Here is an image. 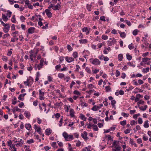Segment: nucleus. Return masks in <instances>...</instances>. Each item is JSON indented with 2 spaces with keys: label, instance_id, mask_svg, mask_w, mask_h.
<instances>
[{
  "label": "nucleus",
  "instance_id": "44",
  "mask_svg": "<svg viewBox=\"0 0 151 151\" xmlns=\"http://www.w3.org/2000/svg\"><path fill=\"white\" fill-rule=\"evenodd\" d=\"M116 103V101L114 100H112L111 101V104L113 107H114L115 106V104Z\"/></svg>",
  "mask_w": 151,
  "mask_h": 151
},
{
  "label": "nucleus",
  "instance_id": "30",
  "mask_svg": "<svg viewBox=\"0 0 151 151\" xmlns=\"http://www.w3.org/2000/svg\"><path fill=\"white\" fill-rule=\"evenodd\" d=\"M93 126V129L95 131H98V128L97 127V126L96 125L93 124H92Z\"/></svg>",
  "mask_w": 151,
  "mask_h": 151
},
{
  "label": "nucleus",
  "instance_id": "43",
  "mask_svg": "<svg viewBox=\"0 0 151 151\" xmlns=\"http://www.w3.org/2000/svg\"><path fill=\"white\" fill-rule=\"evenodd\" d=\"M126 121L124 120L120 122V124L122 126H124L126 124Z\"/></svg>",
  "mask_w": 151,
  "mask_h": 151
},
{
  "label": "nucleus",
  "instance_id": "48",
  "mask_svg": "<svg viewBox=\"0 0 151 151\" xmlns=\"http://www.w3.org/2000/svg\"><path fill=\"white\" fill-rule=\"evenodd\" d=\"M102 38L104 40H106L108 38V37L106 35H103L102 36Z\"/></svg>",
  "mask_w": 151,
  "mask_h": 151
},
{
  "label": "nucleus",
  "instance_id": "31",
  "mask_svg": "<svg viewBox=\"0 0 151 151\" xmlns=\"http://www.w3.org/2000/svg\"><path fill=\"white\" fill-rule=\"evenodd\" d=\"M119 33L120 34V37L123 38H124L126 36V34L124 32H119Z\"/></svg>",
  "mask_w": 151,
  "mask_h": 151
},
{
  "label": "nucleus",
  "instance_id": "64",
  "mask_svg": "<svg viewBox=\"0 0 151 151\" xmlns=\"http://www.w3.org/2000/svg\"><path fill=\"white\" fill-rule=\"evenodd\" d=\"M91 146H89L87 147H86V149L87 150V151H91Z\"/></svg>",
  "mask_w": 151,
  "mask_h": 151
},
{
  "label": "nucleus",
  "instance_id": "61",
  "mask_svg": "<svg viewBox=\"0 0 151 151\" xmlns=\"http://www.w3.org/2000/svg\"><path fill=\"white\" fill-rule=\"evenodd\" d=\"M57 143H58V145L60 147H62L63 146V144L62 142H59V141L57 142Z\"/></svg>",
  "mask_w": 151,
  "mask_h": 151
},
{
  "label": "nucleus",
  "instance_id": "29",
  "mask_svg": "<svg viewBox=\"0 0 151 151\" xmlns=\"http://www.w3.org/2000/svg\"><path fill=\"white\" fill-rule=\"evenodd\" d=\"M123 58V55L122 54H120L118 55V60L119 61H121Z\"/></svg>",
  "mask_w": 151,
  "mask_h": 151
},
{
  "label": "nucleus",
  "instance_id": "26",
  "mask_svg": "<svg viewBox=\"0 0 151 151\" xmlns=\"http://www.w3.org/2000/svg\"><path fill=\"white\" fill-rule=\"evenodd\" d=\"M2 19L4 22H6L8 20V18L7 16L3 14H2Z\"/></svg>",
  "mask_w": 151,
  "mask_h": 151
},
{
  "label": "nucleus",
  "instance_id": "58",
  "mask_svg": "<svg viewBox=\"0 0 151 151\" xmlns=\"http://www.w3.org/2000/svg\"><path fill=\"white\" fill-rule=\"evenodd\" d=\"M19 107L20 108H22L23 106H24V104L23 102H21L19 104Z\"/></svg>",
  "mask_w": 151,
  "mask_h": 151
},
{
  "label": "nucleus",
  "instance_id": "37",
  "mask_svg": "<svg viewBox=\"0 0 151 151\" xmlns=\"http://www.w3.org/2000/svg\"><path fill=\"white\" fill-rule=\"evenodd\" d=\"M150 68L149 67H147L146 68H143V71L144 73H147L149 71Z\"/></svg>",
  "mask_w": 151,
  "mask_h": 151
},
{
  "label": "nucleus",
  "instance_id": "19",
  "mask_svg": "<svg viewBox=\"0 0 151 151\" xmlns=\"http://www.w3.org/2000/svg\"><path fill=\"white\" fill-rule=\"evenodd\" d=\"M150 60V59L148 58L145 57L142 58V62L146 63L147 62Z\"/></svg>",
  "mask_w": 151,
  "mask_h": 151
},
{
  "label": "nucleus",
  "instance_id": "41",
  "mask_svg": "<svg viewBox=\"0 0 151 151\" xmlns=\"http://www.w3.org/2000/svg\"><path fill=\"white\" fill-rule=\"evenodd\" d=\"M137 124V122L134 120H132L130 122V124L131 125H134Z\"/></svg>",
  "mask_w": 151,
  "mask_h": 151
},
{
  "label": "nucleus",
  "instance_id": "42",
  "mask_svg": "<svg viewBox=\"0 0 151 151\" xmlns=\"http://www.w3.org/2000/svg\"><path fill=\"white\" fill-rule=\"evenodd\" d=\"M64 74L62 73H60L58 74V77L60 78H62L64 77Z\"/></svg>",
  "mask_w": 151,
  "mask_h": 151
},
{
  "label": "nucleus",
  "instance_id": "51",
  "mask_svg": "<svg viewBox=\"0 0 151 151\" xmlns=\"http://www.w3.org/2000/svg\"><path fill=\"white\" fill-rule=\"evenodd\" d=\"M47 79H48V81L49 82H51L53 78L52 77L50 76H47Z\"/></svg>",
  "mask_w": 151,
  "mask_h": 151
},
{
  "label": "nucleus",
  "instance_id": "46",
  "mask_svg": "<svg viewBox=\"0 0 151 151\" xmlns=\"http://www.w3.org/2000/svg\"><path fill=\"white\" fill-rule=\"evenodd\" d=\"M67 49L69 51H71L73 50V48L71 46L69 45H67Z\"/></svg>",
  "mask_w": 151,
  "mask_h": 151
},
{
  "label": "nucleus",
  "instance_id": "33",
  "mask_svg": "<svg viewBox=\"0 0 151 151\" xmlns=\"http://www.w3.org/2000/svg\"><path fill=\"white\" fill-rule=\"evenodd\" d=\"M51 145L52 146V147L54 148H57V147L56 142H52L51 144Z\"/></svg>",
  "mask_w": 151,
  "mask_h": 151
},
{
  "label": "nucleus",
  "instance_id": "50",
  "mask_svg": "<svg viewBox=\"0 0 151 151\" xmlns=\"http://www.w3.org/2000/svg\"><path fill=\"white\" fill-rule=\"evenodd\" d=\"M120 72L118 70L116 71V77L119 76L120 75Z\"/></svg>",
  "mask_w": 151,
  "mask_h": 151
},
{
  "label": "nucleus",
  "instance_id": "21",
  "mask_svg": "<svg viewBox=\"0 0 151 151\" xmlns=\"http://www.w3.org/2000/svg\"><path fill=\"white\" fill-rule=\"evenodd\" d=\"M70 115L72 117H73L74 116V111L73 109H70Z\"/></svg>",
  "mask_w": 151,
  "mask_h": 151
},
{
  "label": "nucleus",
  "instance_id": "22",
  "mask_svg": "<svg viewBox=\"0 0 151 151\" xmlns=\"http://www.w3.org/2000/svg\"><path fill=\"white\" fill-rule=\"evenodd\" d=\"M99 109V107L98 106L94 105L92 108L91 110L93 111H96Z\"/></svg>",
  "mask_w": 151,
  "mask_h": 151
},
{
  "label": "nucleus",
  "instance_id": "6",
  "mask_svg": "<svg viewBox=\"0 0 151 151\" xmlns=\"http://www.w3.org/2000/svg\"><path fill=\"white\" fill-rule=\"evenodd\" d=\"M107 42V44L109 46H111L112 45H114L116 42V39L114 38H113L112 41L109 40Z\"/></svg>",
  "mask_w": 151,
  "mask_h": 151
},
{
  "label": "nucleus",
  "instance_id": "32",
  "mask_svg": "<svg viewBox=\"0 0 151 151\" xmlns=\"http://www.w3.org/2000/svg\"><path fill=\"white\" fill-rule=\"evenodd\" d=\"M139 32V31L137 29H135L134 30V31H133V32H132V33H133V35H136Z\"/></svg>",
  "mask_w": 151,
  "mask_h": 151
},
{
  "label": "nucleus",
  "instance_id": "25",
  "mask_svg": "<svg viewBox=\"0 0 151 151\" xmlns=\"http://www.w3.org/2000/svg\"><path fill=\"white\" fill-rule=\"evenodd\" d=\"M144 127L145 128H147L149 127V125L148 120H147L145 122L144 124Z\"/></svg>",
  "mask_w": 151,
  "mask_h": 151
},
{
  "label": "nucleus",
  "instance_id": "59",
  "mask_svg": "<svg viewBox=\"0 0 151 151\" xmlns=\"http://www.w3.org/2000/svg\"><path fill=\"white\" fill-rule=\"evenodd\" d=\"M111 33L114 34H117V30L115 29H113L111 31Z\"/></svg>",
  "mask_w": 151,
  "mask_h": 151
},
{
  "label": "nucleus",
  "instance_id": "13",
  "mask_svg": "<svg viewBox=\"0 0 151 151\" xmlns=\"http://www.w3.org/2000/svg\"><path fill=\"white\" fill-rule=\"evenodd\" d=\"M25 127L26 129L29 131H31L32 129V126L29 123L26 124L25 125Z\"/></svg>",
  "mask_w": 151,
  "mask_h": 151
},
{
  "label": "nucleus",
  "instance_id": "49",
  "mask_svg": "<svg viewBox=\"0 0 151 151\" xmlns=\"http://www.w3.org/2000/svg\"><path fill=\"white\" fill-rule=\"evenodd\" d=\"M128 47L130 50H132L134 48L133 45L132 43L131 44L128 45Z\"/></svg>",
  "mask_w": 151,
  "mask_h": 151
},
{
  "label": "nucleus",
  "instance_id": "54",
  "mask_svg": "<svg viewBox=\"0 0 151 151\" xmlns=\"http://www.w3.org/2000/svg\"><path fill=\"white\" fill-rule=\"evenodd\" d=\"M34 142L33 139H31L27 141V142L29 144L33 143Z\"/></svg>",
  "mask_w": 151,
  "mask_h": 151
},
{
  "label": "nucleus",
  "instance_id": "7",
  "mask_svg": "<svg viewBox=\"0 0 151 151\" xmlns=\"http://www.w3.org/2000/svg\"><path fill=\"white\" fill-rule=\"evenodd\" d=\"M66 61L68 63H71L74 61V59L72 57H68L67 56L65 57Z\"/></svg>",
  "mask_w": 151,
  "mask_h": 151
},
{
  "label": "nucleus",
  "instance_id": "3",
  "mask_svg": "<svg viewBox=\"0 0 151 151\" xmlns=\"http://www.w3.org/2000/svg\"><path fill=\"white\" fill-rule=\"evenodd\" d=\"M90 60L91 64L96 65H99L101 64V62L97 58H92L90 59Z\"/></svg>",
  "mask_w": 151,
  "mask_h": 151
},
{
  "label": "nucleus",
  "instance_id": "28",
  "mask_svg": "<svg viewBox=\"0 0 151 151\" xmlns=\"http://www.w3.org/2000/svg\"><path fill=\"white\" fill-rule=\"evenodd\" d=\"M24 115L27 118H29L30 117V113L28 111H25L24 113Z\"/></svg>",
  "mask_w": 151,
  "mask_h": 151
},
{
  "label": "nucleus",
  "instance_id": "1",
  "mask_svg": "<svg viewBox=\"0 0 151 151\" xmlns=\"http://www.w3.org/2000/svg\"><path fill=\"white\" fill-rule=\"evenodd\" d=\"M62 134L63 136L66 141H71L74 139L73 136V135H69L66 132H63Z\"/></svg>",
  "mask_w": 151,
  "mask_h": 151
},
{
  "label": "nucleus",
  "instance_id": "10",
  "mask_svg": "<svg viewBox=\"0 0 151 151\" xmlns=\"http://www.w3.org/2000/svg\"><path fill=\"white\" fill-rule=\"evenodd\" d=\"M35 29L34 27H31L28 29L27 31L29 34H32L34 32Z\"/></svg>",
  "mask_w": 151,
  "mask_h": 151
},
{
  "label": "nucleus",
  "instance_id": "53",
  "mask_svg": "<svg viewBox=\"0 0 151 151\" xmlns=\"http://www.w3.org/2000/svg\"><path fill=\"white\" fill-rule=\"evenodd\" d=\"M9 36L10 35L9 34H6L3 35V38L4 39H5L6 37H9Z\"/></svg>",
  "mask_w": 151,
  "mask_h": 151
},
{
  "label": "nucleus",
  "instance_id": "55",
  "mask_svg": "<svg viewBox=\"0 0 151 151\" xmlns=\"http://www.w3.org/2000/svg\"><path fill=\"white\" fill-rule=\"evenodd\" d=\"M55 117L57 119H58L60 116V114L59 113H57L55 114Z\"/></svg>",
  "mask_w": 151,
  "mask_h": 151
},
{
  "label": "nucleus",
  "instance_id": "17",
  "mask_svg": "<svg viewBox=\"0 0 151 151\" xmlns=\"http://www.w3.org/2000/svg\"><path fill=\"white\" fill-rule=\"evenodd\" d=\"M34 128L35 130L38 132L42 131L41 128L40 127H38L36 125H34Z\"/></svg>",
  "mask_w": 151,
  "mask_h": 151
},
{
  "label": "nucleus",
  "instance_id": "39",
  "mask_svg": "<svg viewBox=\"0 0 151 151\" xmlns=\"http://www.w3.org/2000/svg\"><path fill=\"white\" fill-rule=\"evenodd\" d=\"M121 115L124 117H128L129 116V114H127L124 112H122L121 113Z\"/></svg>",
  "mask_w": 151,
  "mask_h": 151
},
{
  "label": "nucleus",
  "instance_id": "56",
  "mask_svg": "<svg viewBox=\"0 0 151 151\" xmlns=\"http://www.w3.org/2000/svg\"><path fill=\"white\" fill-rule=\"evenodd\" d=\"M140 115V114H139V113H138V114H135L133 116V117L134 119H137V118L138 116H139Z\"/></svg>",
  "mask_w": 151,
  "mask_h": 151
},
{
  "label": "nucleus",
  "instance_id": "62",
  "mask_svg": "<svg viewBox=\"0 0 151 151\" xmlns=\"http://www.w3.org/2000/svg\"><path fill=\"white\" fill-rule=\"evenodd\" d=\"M87 8L89 11H91V6L88 4H87Z\"/></svg>",
  "mask_w": 151,
  "mask_h": 151
},
{
  "label": "nucleus",
  "instance_id": "47",
  "mask_svg": "<svg viewBox=\"0 0 151 151\" xmlns=\"http://www.w3.org/2000/svg\"><path fill=\"white\" fill-rule=\"evenodd\" d=\"M138 122L139 124H142L143 122L142 119L141 118H139L138 120Z\"/></svg>",
  "mask_w": 151,
  "mask_h": 151
},
{
  "label": "nucleus",
  "instance_id": "35",
  "mask_svg": "<svg viewBox=\"0 0 151 151\" xmlns=\"http://www.w3.org/2000/svg\"><path fill=\"white\" fill-rule=\"evenodd\" d=\"M145 102L144 101L142 100H140L139 101V102H138L137 103V104L138 105V106H139V105L140 104H141L142 105H143L144 104Z\"/></svg>",
  "mask_w": 151,
  "mask_h": 151
},
{
  "label": "nucleus",
  "instance_id": "8",
  "mask_svg": "<svg viewBox=\"0 0 151 151\" xmlns=\"http://www.w3.org/2000/svg\"><path fill=\"white\" fill-rule=\"evenodd\" d=\"M61 3L60 4L58 3L55 6H53L52 9L54 10H59V9L60 7Z\"/></svg>",
  "mask_w": 151,
  "mask_h": 151
},
{
  "label": "nucleus",
  "instance_id": "34",
  "mask_svg": "<svg viewBox=\"0 0 151 151\" xmlns=\"http://www.w3.org/2000/svg\"><path fill=\"white\" fill-rule=\"evenodd\" d=\"M73 56L75 58H76L78 57V52H75L73 54Z\"/></svg>",
  "mask_w": 151,
  "mask_h": 151
},
{
  "label": "nucleus",
  "instance_id": "9",
  "mask_svg": "<svg viewBox=\"0 0 151 151\" xmlns=\"http://www.w3.org/2000/svg\"><path fill=\"white\" fill-rule=\"evenodd\" d=\"M90 28L87 27H84L82 29V31L83 32H86V34L88 35L89 34Z\"/></svg>",
  "mask_w": 151,
  "mask_h": 151
},
{
  "label": "nucleus",
  "instance_id": "11",
  "mask_svg": "<svg viewBox=\"0 0 151 151\" xmlns=\"http://www.w3.org/2000/svg\"><path fill=\"white\" fill-rule=\"evenodd\" d=\"M45 12L46 14L49 17H51L52 16V14L50 12V11L48 9H46L45 10Z\"/></svg>",
  "mask_w": 151,
  "mask_h": 151
},
{
  "label": "nucleus",
  "instance_id": "20",
  "mask_svg": "<svg viewBox=\"0 0 151 151\" xmlns=\"http://www.w3.org/2000/svg\"><path fill=\"white\" fill-rule=\"evenodd\" d=\"M37 67H35V69L37 68L38 70H40L41 68H42L43 64L40 63L39 64H36Z\"/></svg>",
  "mask_w": 151,
  "mask_h": 151
},
{
  "label": "nucleus",
  "instance_id": "38",
  "mask_svg": "<svg viewBox=\"0 0 151 151\" xmlns=\"http://www.w3.org/2000/svg\"><path fill=\"white\" fill-rule=\"evenodd\" d=\"M106 91V92H108L111 91V88L109 86H106L105 87Z\"/></svg>",
  "mask_w": 151,
  "mask_h": 151
},
{
  "label": "nucleus",
  "instance_id": "23",
  "mask_svg": "<svg viewBox=\"0 0 151 151\" xmlns=\"http://www.w3.org/2000/svg\"><path fill=\"white\" fill-rule=\"evenodd\" d=\"M79 41L81 44H85L88 42V40L86 39L80 40Z\"/></svg>",
  "mask_w": 151,
  "mask_h": 151
},
{
  "label": "nucleus",
  "instance_id": "45",
  "mask_svg": "<svg viewBox=\"0 0 151 151\" xmlns=\"http://www.w3.org/2000/svg\"><path fill=\"white\" fill-rule=\"evenodd\" d=\"M18 99L21 101H23L24 99V97L22 94H20L18 97Z\"/></svg>",
  "mask_w": 151,
  "mask_h": 151
},
{
  "label": "nucleus",
  "instance_id": "60",
  "mask_svg": "<svg viewBox=\"0 0 151 151\" xmlns=\"http://www.w3.org/2000/svg\"><path fill=\"white\" fill-rule=\"evenodd\" d=\"M73 93L76 95H80V92L77 90L74 91L73 92Z\"/></svg>",
  "mask_w": 151,
  "mask_h": 151
},
{
  "label": "nucleus",
  "instance_id": "63",
  "mask_svg": "<svg viewBox=\"0 0 151 151\" xmlns=\"http://www.w3.org/2000/svg\"><path fill=\"white\" fill-rule=\"evenodd\" d=\"M143 139L145 141H147L148 139V137L145 135H143Z\"/></svg>",
  "mask_w": 151,
  "mask_h": 151
},
{
  "label": "nucleus",
  "instance_id": "36",
  "mask_svg": "<svg viewBox=\"0 0 151 151\" xmlns=\"http://www.w3.org/2000/svg\"><path fill=\"white\" fill-rule=\"evenodd\" d=\"M127 58L129 60H130L132 59V56L129 55V53L127 54Z\"/></svg>",
  "mask_w": 151,
  "mask_h": 151
},
{
  "label": "nucleus",
  "instance_id": "40",
  "mask_svg": "<svg viewBox=\"0 0 151 151\" xmlns=\"http://www.w3.org/2000/svg\"><path fill=\"white\" fill-rule=\"evenodd\" d=\"M11 21L12 22L14 23L16 22V20L15 19V15H13L12 16V18L11 19Z\"/></svg>",
  "mask_w": 151,
  "mask_h": 151
},
{
  "label": "nucleus",
  "instance_id": "27",
  "mask_svg": "<svg viewBox=\"0 0 151 151\" xmlns=\"http://www.w3.org/2000/svg\"><path fill=\"white\" fill-rule=\"evenodd\" d=\"M80 118L84 121H86V118L85 116L82 114H81L80 116Z\"/></svg>",
  "mask_w": 151,
  "mask_h": 151
},
{
  "label": "nucleus",
  "instance_id": "2",
  "mask_svg": "<svg viewBox=\"0 0 151 151\" xmlns=\"http://www.w3.org/2000/svg\"><path fill=\"white\" fill-rule=\"evenodd\" d=\"M111 147H113L112 151H120L122 148L119 146L118 142L116 141H114Z\"/></svg>",
  "mask_w": 151,
  "mask_h": 151
},
{
  "label": "nucleus",
  "instance_id": "24",
  "mask_svg": "<svg viewBox=\"0 0 151 151\" xmlns=\"http://www.w3.org/2000/svg\"><path fill=\"white\" fill-rule=\"evenodd\" d=\"M147 106V105H145L144 106V108L142 106L141 107H140L139 106L138 107H139V109L140 110L144 111H145V110H146V109Z\"/></svg>",
  "mask_w": 151,
  "mask_h": 151
},
{
  "label": "nucleus",
  "instance_id": "15",
  "mask_svg": "<svg viewBox=\"0 0 151 151\" xmlns=\"http://www.w3.org/2000/svg\"><path fill=\"white\" fill-rule=\"evenodd\" d=\"M52 130L50 129H47L45 131L46 134L47 135H50L52 132Z\"/></svg>",
  "mask_w": 151,
  "mask_h": 151
},
{
  "label": "nucleus",
  "instance_id": "52",
  "mask_svg": "<svg viewBox=\"0 0 151 151\" xmlns=\"http://www.w3.org/2000/svg\"><path fill=\"white\" fill-rule=\"evenodd\" d=\"M12 12L9 10H8L7 12V15L9 17H10L12 14Z\"/></svg>",
  "mask_w": 151,
  "mask_h": 151
},
{
  "label": "nucleus",
  "instance_id": "5",
  "mask_svg": "<svg viewBox=\"0 0 151 151\" xmlns=\"http://www.w3.org/2000/svg\"><path fill=\"white\" fill-rule=\"evenodd\" d=\"M3 30L5 33H7L9 31L10 28V25L8 24H6L4 26Z\"/></svg>",
  "mask_w": 151,
  "mask_h": 151
},
{
  "label": "nucleus",
  "instance_id": "14",
  "mask_svg": "<svg viewBox=\"0 0 151 151\" xmlns=\"http://www.w3.org/2000/svg\"><path fill=\"white\" fill-rule=\"evenodd\" d=\"M36 55V54L34 53L30 55L29 57L31 61H33L35 59Z\"/></svg>",
  "mask_w": 151,
  "mask_h": 151
},
{
  "label": "nucleus",
  "instance_id": "16",
  "mask_svg": "<svg viewBox=\"0 0 151 151\" xmlns=\"http://www.w3.org/2000/svg\"><path fill=\"white\" fill-rule=\"evenodd\" d=\"M21 109L19 108L17 106H16L12 109V110L14 114L15 113L16 111H21Z\"/></svg>",
  "mask_w": 151,
  "mask_h": 151
},
{
  "label": "nucleus",
  "instance_id": "4",
  "mask_svg": "<svg viewBox=\"0 0 151 151\" xmlns=\"http://www.w3.org/2000/svg\"><path fill=\"white\" fill-rule=\"evenodd\" d=\"M23 1L25 4L24 6H27L29 9H33V6L30 3L29 1L28 0H23Z\"/></svg>",
  "mask_w": 151,
  "mask_h": 151
},
{
  "label": "nucleus",
  "instance_id": "57",
  "mask_svg": "<svg viewBox=\"0 0 151 151\" xmlns=\"http://www.w3.org/2000/svg\"><path fill=\"white\" fill-rule=\"evenodd\" d=\"M20 19L22 22H24L25 19V18L23 16H21L20 17Z\"/></svg>",
  "mask_w": 151,
  "mask_h": 151
},
{
  "label": "nucleus",
  "instance_id": "18",
  "mask_svg": "<svg viewBox=\"0 0 151 151\" xmlns=\"http://www.w3.org/2000/svg\"><path fill=\"white\" fill-rule=\"evenodd\" d=\"M129 143L132 146L134 145L135 147H137V145L134 143V141L132 139H130L129 141Z\"/></svg>",
  "mask_w": 151,
  "mask_h": 151
},
{
  "label": "nucleus",
  "instance_id": "12",
  "mask_svg": "<svg viewBox=\"0 0 151 151\" xmlns=\"http://www.w3.org/2000/svg\"><path fill=\"white\" fill-rule=\"evenodd\" d=\"M87 133L85 131H84L83 134H81L82 137L85 140H87L88 139L87 137Z\"/></svg>",
  "mask_w": 151,
  "mask_h": 151
}]
</instances>
